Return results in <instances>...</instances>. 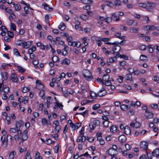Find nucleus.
Listing matches in <instances>:
<instances>
[{
    "label": "nucleus",
    "instance_id": "25",
    "mask_svg": "<svg viewBox=\"0 0 159 159\" xmlns=\"http://www.w3.org/2000/svg\"><path fill=\"white\" fill-rule=\"evenodd\" d=\"M116 45L114 46L112 48V51L113 52H115L116 51L118 52L120 51L121 49V48L120 46L118 45Z\"/></svg>",
    "mask_w": 159,
    "mask_h": 159
},
{
    "label": "nucleus",
    "instance_id": "39",
    "mask_svg": "<svg viewBox=\"0 0 159 159\" xmlns=\"http://www.w3.org/2000/svg\"><path fill=\"white\" fill-rule=\"evenodd\" d=\"M17 129L13 128H11L10 129L9 131L10 133H15L17 132Z\"/></svg>",
    "mask_w": 159,
    "mask_h": 159
},
{
    "label": "nucleus",
    "instance_id": "64",
    "mask_svg": "<svg viewBox=\"0 0 159 159\" xmlns=\"http://www.w3.org/2000/svg\"><path fill=\"white\" fill-rule=\"evenodd\" d=\"M126 64V61H120L119 62V65L122 66L123 67Z\"/></svg>",
    "mask_w": 159,
    "mask_h": 159
},
{
    "label": "nucleus",
    "instance_id": "57",
    "mask_svg": "<svg viewBox=\"0 0 159 159\" xmlns=\"http://www.w3.org/2000/svg\"><path fill=\"white\" fill-rule=\"evenodd\" d=\"M114 5L115 6L120 5V2L119 0H116L114 2Z\"/></svg>",
    "mask_w": 159,
    "mask_h": 159
},
{
    "label": "nucleus",
    "instance_id": "13",
    "mask_svg": "<svg viewBox=\"0 0 159 159\" xmlns=\"http://www.w3.org/2000/svg\"><path fill=\"white\" fill-rule=\"evenodd\" d=\"M145 116L147 119H151L153 117V114L150 112H148L147 111H146L145 113Z\"/></svg>",
    "mask_w": 159,
    "mask_h": 159
},
{
    "label": "nucleus",
    "instance_id": "35",
    "mask_svg": "<svg viewBox=\"0 0 159 159\" xmlns=\"http://www.w3.org/2000/svg\"><path fill=\"white\" fill-rule=\"evenodd\" d=\"M100 121L98 120H94L92 122V124H93V125H94L95 126H98L100 124Z\"/></svg>",
    "mask_w": 159,
    "mask_h": 159
},
{
    "label": "nucleus",
    "instance_id": "63",
    "mask_svg": "<svg viewBox=\"0 0 159 159\" xmlns=\"http://www.w3.org/2000/svg\"><path fill=\"white\" fill-rule=\"evenodd\" d=\"M143 20L146 21L147 23H148L149 20V17L147 16H144L143 17Z\"/></svg>",
    "mask_w": 159,
    "mask_h": 159
},
{
    "label": "nucleus",
    "instance_id": "45",
    "mask_svg": "<svg viewBox=\"0 0 159 159\" xmlns=\"http://www.w3.org/2000/svg\"><path fill=\"white\" fill-rule=\"evenodd\" d=\"M0 9H5L6 11H7L9 13L11 12L7 11V8L4 5H2L0 6Z\"/></svg>",
    "mask_w": 159,
    "mask_h": 159
},
{
    "label": "nucleus",
    "instance_id": "56",
    "mask_svg": "<svg viewBox=\"0 0 159 159\" xmlns=\"http://www.w3.org/2000/svg\"><path fill=\"white\" fill-rule=\"evenodd\" d=\"M148 7H154L155 5V4L153 2H148L147 3V5Z\"/></svg>",
    "mask_w": 159,
    "mask_h": 159
},
{
    "label": "nucleus",
    "instance_id": "43",
    "mask_svg": "<svg viewBox=\"0 0 159 159\" xmlns=\"http://www.w3.org/2000/svg\"><path fill=\"white\" fill-rule=\"evenodd\" d=\"M59 58L58 57L56 56H53V57L52 58V61L54 62H56L58 60Z\"/></svg>",
    "mask_w": 159,
    "mask_h": 159
},
{
    "label": "nucleus",
    "instance_id": "1",
    "mask_svg": "<svg viewBox=\"0 0 159 159\" xmlns=\"http://www.w3.org/2000/svg\"><path fill=\"white\" fill-rule=\"evenodd\" d=\"M4 84L2 82L0 85V94L1 93L2 91H3L4 93L8 94L9 92V88L8 87H6L3 89Z\"/></svg>",
    "mask_w": 159,
    "mask_h": 159
},
{
    "label": "nucleus",
    "instance_id": "28",
    "mask_svg": "<svg viewBox=\"0 0 159 159\" xmlns=\"http://www.w3.org/2000/svg\"><path fill=\"white\" fill-rule=\"evenodd\" d=\"M39 96L43 99L45 98V96L44 90H41L39 93Z\"/></svg>",
    "mask_w": 159,
    "mask_h": 159
},
{
    "label": "nucleus",
    "instance_id": "55",
    "mask_svg": "<svg viewBox=\"0 0 159 159\" xmlns=\"http://www.w3.org/2000/svg\"><path fill=\"white\" fill-rule=\"evenodd\" d=\"M24 42L22 40H18L16 44L18 45L23 46V45Z\"/></svg>",
    "mask_w": 159,
    "mask_h": 159
},
{
    "label": "nucleus",
    "instance_id": "38",
    "mask_svg": "<svg viewBox=\"0 0 159 159\" xmlns=\"http://www.w3.org/2000/svg\"><path fill=\"white\" fill-rule=\"evenodd\" d=\"M78 114H80L82 115L84 117H85L86 116H87L88 114V111L87 110L85 111L84 112L80 113H76L75 115Z\"/></svg>",
    "mask_w": 159,
    "mask_h": 159
},
{
    "label": "nucleus",
    "instance_id": "51",
    "mask_svg": "<svg viewBox=\"0 0 159 159\" xmlns=\"http://www.w3.org/2000/svg\"><path fill=\"white\" fill-rule=\"evenodd\" d=\"M42 122L43 125L45 126L48 125L47 121L45 118H43L42 119Z\"/></svg>",
    "mask_w": 159,
    "mask_h": 159
},
{
    "label": "nucleus",
    "instance_id": "33",
    "mask_svg": "<svg viewBox=\"0 0 159 159\" xmlns=\"http://www.w3.org/2000/svg\"><path fill=\"white\" fill-rule=\"evenodd\" d=\"M80 18L83 20H88V16L84 14H82L80 16Z\"/></svg>",
    "mask_w": 159,
    "mask_h": 159
},
{
    "label": "nucleus",
    "instance_id": "10",
    "mask_svg": "<svg viewBox=\"0 0 159 159\" xmlns=\"http://www.w3.org/2000/svg\"><path fill=\"white\" fill-rule=\"evenodd\" d=\"M33 44L32 41L24 42L23 46L25 48H27L30 47L31 44Z\"/></svg>",
    "mask_w": 159,
    "mask_h": 159
},
{
    "label": "nucleus",
    "instance_id": "44",
    "mask_svg": "<svg viewBox=\"0 0 159 159\" xmlns=\"http://www.w3.org/2000/svg\"><path fill=\"white\" fill-rule=\"evenodd\" d=\"M148 51L150 53H152L154 51L153 48L152 47L151 45H149L148 46Z\"/></svg>",
    "mask_w": 159,
    "mask_h": 159
},
{
    "label": "nucleus",
    "instance_id": "32",
    "mask_svg": "<svg viewBox=\"0 0 159 159\" xmlns=\"http://www.w3.org/2000/svg\"><path fill=\"white\" fill-rule=\"evenodd\" d=\"M81 2L84 4H91L93 3L91 0H81Z\"/></svg>",
    "mask_w": 159,
    "mask_h": 159
},
{
    "label": "nucleus",
    "instance_id": "48",
    "mask_svg": "<svg viewBox=\"0 0 159 159\" xmlns=\"http://www.w3.org/2000/svg\"><path fill=\"white\" fill-rule=\"evenodd\" d=\"M14 54L17 56H21L18 50L16 48H15L14 49Z\"/></svg>",
    "mask_w": 159,
    "mask_h": 159
},
{
    "label": "nucleus",
    "instance_id": "5",
    "mask_svg": "<svg viewBox=\"0 0 159 159\" xmlns=\"http://www.w3.org/2000/svg\"><path fill=\"white\" fill-rule=\"evenodd\" d=\"M107 152L111 156H116L117 154V152L113 149L110 148L108 150Z\"/></svg>",
    "mask_w": 159,
    "mask_h": 159
},
{
    "label": "nucleus",
    "instance_id": "3",
    "mask_svg": "<svg viewBox=\"0 0 159 159\" xmlns=\"http://www.w3.org/2000/svg\"><path fill=\"white\" fill-rule=\"evenodd\" d=\"M107 94V92L104 88H102L98 93V96L102 97L105 95Z\"/></svg>",
    "mask_w": 159,
    "mask_h": 159
},
{
    "label": "nucleus",
    "instance_id": "49",
    "mask_svg": "<svg viewBox=\"0 0 159 159\" xmlns=\"http://www.w3.org/2000/svg\"><path fill=\"white\" fill-rule=\"evenodd\" d=\"M109 121H104L103 124L105 127H107L109 125Z\"/></svg>",
    "mask_w": 159,
    "mask_h": 159
},
{
    "label": "nucleus",
    "instance_id": "11",
    "mask_svg": "<svg viewBox=\"0 0 159 159\" xmlns=\"http://www.w3.org/2000/svg\"><path fill=\"white\" fill-rule=\"evenodd\" d=\"M10 79L13 82H16L17 81L18 79L15 73H14L11 75Z\"/></svg>",
    "mask_w": 159,
    "mask_h": 159
},
{
    "label": "nucleus",
    "instance_id": "4",
    "mask_svg": "<svg viewBox=\"0 0 159 159\" xmlns=\"http://www.w3.org/2000/svg\"><path fill=\"white\" fill-rule=\"evenodd\" d=\"M140 146L141 149L144 150H146L148 148V143L145 141L142 142L141 143Z\"/></svg>",
    "mask_w": 159,
    "mask_h": 159
},
{
    "label": "nucleus",
    "instance_id": "47",
    "mask_svg": "<svg viewBox=\"0 0 159 159\" xmlns=\"http://www.w3.org/2000/svg\"><path fill=\"white\" fill-rule=\"evenodd\" d=\"M112 20V19H111V18L109 17L105 18L104 19V20H105V21L108 23H109L111 22Z\"/></svg>",
    "mask_w": 159,
    "mask_h": 159
},
{
    "label": "nucleus",
    "instance_id": "54",
    "mask_svg": "<svg viewBox=\"0 0 159 159\" xmlns=\"http://www.w3.org/2000/svg\"><path fill=\"white\" fill-rule=\"evenodd\" d=\"M15 8L16 10L17 11H19L20 9V6L19 4H17L15 6Z\"/></svg>",
    "mask_w": 159,
    "mask_h": 159
},
{
    "label": "nucleus",
    "instance_id": "40",
    "mask_svg": "<svg viewBox=\"0 0 159 159\" xmlns=\"http://www.w3.org/2000/svg\"><path fill=\"white\" fill-rule=\"evenodd\" d=\"M46 144L49 145L52 143L53 144L55 143V141H52L51 139L49 138L46 140Z\"/></svg>",
    "mask_w": 159,
    "mask_h": 159
},
{
    "label": "nucleus",
    "instance_id": "30",
    "mask_svg": "<svg viewBox=\"0 0 159 159\" xmlns=\"http://www.w3.org/2000/svg\"><path fill=\"white\" fill-rule=\"evenodd\" d=\"M90 95L91 97L92 98L95 99L98 96V93H97L93 91H91Z\"/></svg>",
    "mask_w": 159,
    "mask_h": 159
},
{
    "label": "nucleus",
    "instance_id": "9",
    "mask_svg": "<svg viewBox=\"0 0 159 159\" xmlns=\"http://www.w3.org/2000/svg\"><path fill=\"white\" fill-rule=\"evenodd\" d=\"M151 154L153 156H155L157 158H159V148H157L153 152H152Z\"/></svg>",
    "mask_w": 159,
    "mask_h": 159
},
{
    "label": "nucleus",
    "instance_id": "36",
    "mask_svg": "<svg viewBox=\"0 0 159 159\" xmlns=\"http://www.w3.org/2000/svg\"><path fill=\"white\" fill-rule=\"evenodd\" d=\"M58 28L61 30H63L65 29V26L63 22L61 23L58 26Z\"/></svg>",
    "mask_w": 159,
    "mask_h": 159
},
{
    "label": "nucleus",
    "instance_id": "21",
    "mask_svg": "<svg viewBox=\"0 0 159 159\" xmlns=\"http://www.w3.org/2000/svg\"><path fill=\"white\" fill-rule=\"evenodd\" d=\"M82 74L84 76H85L88 75H91L90 72L88 70H84L82 72Z\"/></svg>",
    "mask_w": 159,
    "mask_h": 159
},
{
    "label": "nucleus",
    "instance_id": "53",
    "mask_svg": "<svg viewBox=\"0 0 159 159\" xmlns=\"http://www.w3.org/2000/svg\"><path fill=\"white\" fill-rule=\"evenodd\" d=\"M134 22V21L132 20H129L127 21V23L129 25H131Z\"/></svg>",
    "mask_w": 159,
    "mask_h": 159
},
{
    "label": "nucleus",
    "instance_id": "19",
    "mask_svg": "<svg viewBox=\"0 0 159 159\" xmlns=\"http://www.w3.org/2000/svg\"><path fill=\"white\" fill-rule=\"evenodd\" d=\"M119 140L121 143L125 142L126 140V137L124 135H120L118 138Z\"/></svg>",
    "mask_w": 159,
    "mask_h": 159
},
{
    "label": "nucleus",
    "instance_id": "50",
    "mask_svg": "<svg viewBox=\"0 0 159 159\" xmlns=\"http://www.w3.org/2000/svg\"><path fill=\"white\" fill-rule=\"evenodd\" d=\"M40 154L39 153L37 152L35 155V159H42V157L40 156Z\"/></svg>",
    "mask_w": 159,
    "mask_h": 159
},
{
    "label": "nucleus",
    "instance_id": "8",
    "mask_svg": "<svg viewBox=\"0 0 159 159\" xmlns=\"http://www.w3.org/2000/svg\"><path fill=\"white\" fill-rule=\"evenodd\" d=\"M114 56L116 58H118L120 57L121 58H123L127 60L128 59V57L124 55H120L118 52H116L115 53H114Z\"/></svg>",
    "mask_w": 159,
    "mask_h": 159
},
{
    "label": "nucleus",
    "instance_id": "58",
    "mask_svg": "<svg viewBox=\"0 0 159 159\" xmlns=\"http://www.w3.org/2000/svg\"><path fill=\"white\" fill-rule=\"evenodd\" d=\"M100 106V104H97L95 105H94L93 107V110H96Z\"/></svg>",
    "mask_w": 159,
    "mask_h": 159
},
{
    "label": "nucleus",
    "instance_id": "46",
    "mask_svg": "<svg viewBox=\"0 0 159 159\" xmlns=\"http://www.w3.org/2000/svg\"><path fill=\"white\" fill-rule=\"evenodd\" d=\"M61 129V127L60 125H58L55 126V131L56 132V133H58L59 132L60 130Z\"/></svg>",
    "mask_w": 159,
    "mask_h": 159
},
{
    "label": "nucleus",
    "instance_id": "16",
    "mask_svg": "<svg viewBox=\"0 0 159 159\" xmlns=\"http://www.w3.org/2000/svg\"><path fill=\"white\" fill-rule=\"evenodd\" d=\"M64 51L62 52V54L64 56L67 55L68 54V52L67 51L69 50V47L67 45H64Z\"/></svg>",
    "mask_w": 159,
    "mask_h": 159
},
{
    "label": "nucleus",
    "instance_id": "6",
    "mask_svg": "<svg viewBox=\"0 0 159 159\" xmlns=\"http://www.w3.org/2000/svg\"><path fill=\"white\" fill-rule=\"evenodd\" d=\"M141 125L139 122H136L134 123L132 122L130 124V126L131 128H134L136 129L138 128Z\"/></svg>",
    "mask_w": 159,
    "mask_h": 159
},
{
    "label": "nucleus",
    "instance_id": "42",
    "mask_svg": "<svg viewBox=\"0 0 159 159\" xmlns=\"http://www.w3.org/2000/svg\"><path fill=\"white\" fill-rule=\"evenodd\" d=\"M28 138V135L26 134H22L21 137V140L23 142L26 140Z\"/></svg>",
    "mask_w": 159,
    "mask_h": 159
},
{
    "label": "nucleus",
    "instance_id": "37",
    "mask_svg": "<svg viewBox=\"0 0 159 159\" xmlns=\"http://www.w3.org/2000/svg\"><path fill=\"white\" fill-rule=\"evenodd\" d=\"M16 154V152L15 151H12L11 152L9 156V159H12L14 157L15 155Z\"/></svg>",
    "mask_w": 159,
    "mask_h": 159
},
{
    "label": "nucleus",
    "instance_id": "2",
    "mask_svg": "<svg viewBox=\"0 0 159 159\" xmlns=\"http://www.w3.org/2000/svg\"><path fill=\"white\" fill-rule=\"evenodd\" d=\"M36 86L35 88L41 90H44V86L41 81L39 80L36 81Z\"/></svg>",
    "mask_w": 159,
    "mask_h": 159
},
{
    "label": "nucleus",
    "instance_id": "20",
    "mask_svg": "<svg viewBox=\"0 0 159 159\" xmlns=\"http://www.w3.org/2000/svg\"><path fill=\"white\" fill-rule=\"evenodd\" d=\"M111 19L114 21H118L119 20V17L116 15L115 13H113L111 15Z\"/></svg>",
    "mask_w": 159,
    "mask_h": 159
},
{
    "label": "nucleus",
    "instance_id": "26",
    "mask_svg": "<svg viewBox=\"0 0 159 159\" xmlns=\"http://www.w3.org/2000/svg\"><path fill=\"white\" fill-rule=\"evenodd\" d=\"M117 127L115 125L111 126L110 128V131L112 133H114L116 132L117 129Z\"/></svg>",
    "mask_w": 159,
    "mask_h": 159
},
{
    "label": "nucleus",
    "instance_id": "62",
    "mask_svg": "<svg viewBox=\"0 0 159 159\" xmlns=\"http://www.w3.org/2000/svg\"><path fill=\"white\" fill-rule=\"evenodd\" d=\"M90 30L91 29L89 28H86L84 29V31L86 33H90Z\"/></svg>",
    "mask_w": 159,
    "mask_h": 159
},
{
    "label": "nucleus",
    "instance_id": "18",
    "mask_svg": "<svg viewBox=\"0 0 159 159\" xmlns=\"http://www.w3.org/2000/svg\"><path fill=\"white\" fill-rule=\"evenodd\" d=\"M42 6L45 10L48 11H52L53 10L52 8L50 7L46 3L43 4Z\"/></svg>",
    "mask_w": 159,
    "mask_h": 159
},
{
    "label": "nucleus",
    "instance_id": "24",
    "mask_svg": "<svg viewBox=\"0 0 159 159\" xmlns=\"http://www.w3.org/2000/svg\"><path fill=\"white\" fill-rule=\"evenodd\" d=\"M84 133L80 132V135L78 137L81 140V142H82L85 141L86 139V137L84 135Z\"/></svg>",
    "mask_w": 159,
    "mask_h": 159
},
{
    "label": "nucleus",
    "instance_id": "59",
    "mask_svg": "<svg viewBox=\"0 0 159 159\" xmlns=\"http://www.w3.org/2000/svg\"><path fill=\"white\" fill-rule=\"evenodd\" d=\"M84 77L85 78V79L87 80H90L91 79H92V76L91 75H88L87 76H84Z\"/></svg>",
    "mask_w": 159,
    "mask_h": 159
},
{
    "label": "nucleus",
    "instance_id": "29",
    "mask_svg": "<svg viewBox=\"0 0 159 159\" xmlns=\"http://www.w3.org/2000/svg\"><path fill=\"white\" fill-rule=\"evenodd\" d=\"M109 75L107 74H105L103 75L102 77V79L103 81L105 82L109 80Z\"/></svg>",
    "mask_w": 159,
    "mask_h": 159
},
{
    "label": "nucleus",
    "instance_id": "17",
    "mask_svg": "<svg viewBox=\"0 0 159 159\" xmlns=\"http://www.w3.org/2000/svg\"><path fill=\"white\" fill-rule=\"evenodd\" d=\"M125 78L127 80H129L132 84L133 83V81L132 80V76L131 74H127L125 75Z\"/></svg>",
    "mask_w": 159,
    "mask_h": 159
},
{
    "label": "nucleus",
    "instance_id": "14",
    "mask_svg": "<svg viewBox=\"0 0 159 159\" xmlns=\"http://www.w3.org/2000/svg\"><path fill=\"white\" fill-rule=\"evenodd\" d=\"M124 133L126 135L130 134L131 131L130 128L128 126H125L124 129Z\"/></svg>",
    "mask_w": 159,
    "mask_h": 159
},
{
    "label": "nucleus",
    "instance_id": "61",
    "mask_svg": "<svg viewBox=\"0 0 159 159\" xmlns=\"http://www.w3.org/2000/svg\"><path fill=\"white\" fill-rule=\"evenodd\" d=\"M29 91V89L26 87H24L22 90V91L23 93H27Z\"/></svg>",
    "mask_w": 159,
    "mask_h": 159
},
{
    "label": "nucleus",
    "instance_id": "22",
    "mask_svg": "<svg viewBox=\"0 0 159 159\" xmlns=\"http://www.w3.org/2000/svg\"><path fill=\"white\" fill-rule=\"evenodd\" d=\"M139 31V29L134 27H131L129 28V32L131 33H137Z\"/></svg>",
    "mask_w": 159,
    "mask_h": 159
},
{
    "label": "nucleus",
    "instance_id": "12",
    "mask_svg": "<svg viewBox=\"0 0 159 159\" xmlns=\"http://www.w3.org/2000/svg\"><path fill=\"white\" fill-rule=\"evenodd\" d=\"M24 124V122L21 120L17 121L16 124V128L18 129H20V127L23 126Z\"/></svg>",
    "mask_w": 159,
    "mask_h": 159
},
{
    "label": "nucleus",
    "instance_id": "60",
    "mask_svg": "<svg viewBox=\"0 0 159 159\" xmlns=\"http://www.w3.org/2000/svg\"><path fill=\"white\" fill-rule=\"evenodd\" d=\"M11 29H12L13 30L15 31L16 30V26L13 23H11Z\"/></svg>",
    "mask_w": 159,
    "mask_h": 159
},
{
    "label": "nucleus",
    "instance_id": "31",
    "mask_svg": "<svg viewBox=\"0 0 159 159\" xmlns=\"http://www.w3.org/2000/svg\"><path fill=\"white\" fill-rule=\"evenodd\" d=\"M121 33H117L115 34V36L121 39H124L126 38V37L125 36L121 37Z\"/></svg>",
    "mask_w": 159,
    "mask_h": 159
},
{
    "label": "nucleus",
    "instance_id": "52",
    "mask_svg": "<svg viewBox=\"0 0 159 159\" xmlns=\"http://www.w3.org/2000/svg\"><path fill=\"white\" fill-rule=\"evenodd\" d=\"M50 137L54 139L55 140H57L58 138V135L57 134H51L50 135Z\"/></svg>",
    "mask_w": 159,
    "mask_h": 159
},
{
    "label": "nucleus",
    "instance_id": "15",
    "mask_svg": "<svg viewBox=\"0 0 159 159\" xmlns=\"http://www.w3.org/2000/svg\"><path fill=\"white\" fill-rule=\"evenodd\" d=\"M5 140V137L2 136L1 138V141L2 142V145L5 147L6 148L7 146V140L6 141Z\"/></svg>",
    "mask_w": 159,
    "mask_h": 159
},
{
    "label": "nucleus",
    "instance_id": "41",
    "mask_svg": "<svg viewBox=\"0 0 159 159\" xmlns=\"http://www.w3.org/2000/svg\"><path fill=\"white\" fill-rule=\"evenodd\" d=\"M17 68L18 70L21 73H23L25 71V69L20 66H18Z\"/></svg>",
    "mask_w": 159,
    "mask_h": 159
},
{
    "label": "nucleus",
    "instance_id": "23",
    "mask_svg": "<svg viewBox=\"0 0 159 159\" xmlns=\"http://www.w3.org/2000/svg\"><path fill=\"white\" fill-rule=\"evenodd\" d=\"M70 63V60L67 58H65L62 61V64L64 65H69Z\"/></svg>",
    "mask_w": 159,
    "mask_h": 159
},
{
    "label": "nucleus",
    "instance_id": "27",
    "mask_svg": "<svg viewBox=\"0 0 159 159\" xmlns=\"http://www.w3.org/2000/svg\"><path fill=\"white\" fill-rule=\"evenodd\" d=\"M2 77V82H3L4 80H6L7 79V73L5 72L2 73L1 74Z\"/></svg>",
    "mask_w": 159,
    "mask_h": 159
},
{
    "label": "nucleus",
    "instance_id": "34",
    "mask_svg": "<svg viewBox=\"0 0 159 159\" xmlns=\"http://www.w3.org/2000/svg\"><path fill=\"white\" fill-rule=\"evenodd\" d=\"M25 159H32L30 152L28 151L27 152L25 156Z\"/></svg>",
    "mask_w": 159,
    "mask_h": 159
},
{
    "label": "nucleus",
    "instance_id": "7",
    "mask_svg": "<svg viewBox=\"0 0 159 159\" xmlns=\"http://www.w3.org/2000/svg\"><path fill=\"white\" fill-rule=\"evenodd\" d=\"M144 29L148 31H152L155 30V26L153 25H147L143 27Z\"/></svg>",
    "mask_w": 159,
    "mask_h": 159
}]
</instances>
